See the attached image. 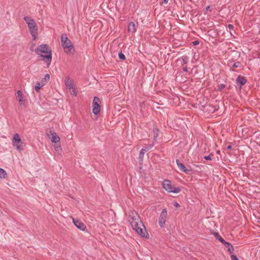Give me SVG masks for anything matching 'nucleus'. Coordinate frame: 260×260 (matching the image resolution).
Here are the masks:
<instances>
[{
	"label": "nucleus",
	"mask_w": 260,
	"mask_h": 260,
	"mask_svg": "<svg viewBox=\"0 0 260 260\" xmlns=\"http://www.w3.org/2000/svg\"><path fill=\"white\" fill-rule=\"evenodd\" d=\"M144 156V154H142V153H141L140 152L139 153V159L140 161L142 162L143 161Z\"/></svg>",
	"instance_id": "nucleus-28"
},
{
	"label": "nucleus",
	"mask_w": 260,
	"mask_h": 260,
	"mask_svg": "<svg viewBox=\"0 0 260 260\" xmlns=\"http://www.w3.org/2000/svg\"><path fill=\"white\" fill-rule=\"evenodd\" d=\"M241 63L240 62H236L233 64V67L237 68L240 67Z\"/></svg>",
	"instance_id": "nucleus-29"
},
{
	"label": "nucleus",
	"mask_w": 260,
	"mask_h": 260,
	"mask_svg": "<svg viewBox=\"0 0 260 260\" xmlns=\"http://www.w3.org/2000/svg\"><path fill=\"white\" fill-rule=\"evenodd\" d=\"M39 83H40L41 84H42L43 86L45 85V82H44L43 80H42L41 82H39Z\"/></svg>",
	"instance_id": "nucleus-37"
},
{
	"label": "nucleus",
	"mask_w": 260,
	"mask_h": 260,
	"mask_svg": "<svg viewBox=\"0 0 260 260\" xmlns=\"http://www.w3.org/2000/svg\"><path fill=\"white\" fill-rule=\"evenodd\" d=\"M42 87H43V85L41 84L40 83L37 82L35 86V89L37 92H39Z\"/></svg>",
	"instance_id": "nucleus-21"
},
{
	"label": "nucleus",
	"mask_w": 260,
	"mask_h": 260,
	"mask_svg": "<svg viewBox=\"0 0 260 260\" xmlns=\"http://www.w3.org/2000/svg\"><path fill=\"white\" fill-rule=\"evenodd\" d=\"M214 236L215 238L218 239L220 242H221L222 244H224V243L226 242L221 237H220L218 233H215Z\"/></svg>",
	"instance_id": "nucleus-18"
},
{
	"label": "nucleus",
	"mask_w": 260,
	"mask_h": 260,
	"mask_svg": "<svg viewBox=\"0 0 260 260\" xmlns=\"http://www.w3.org/2000/svg\"><path fill=\"white\" fill-rule=\"evenodd\" d=\"M163 188L167 191L173 193H178L181 191L180 187H175L170 181L165 180L162 182Z\"/></svg>",
	"instance_id": "nucleus-5"
},
{
	"label": "nucleus",
	"mask_w": 260,
	"mask_h": 260,
	"mask_svg": "<svg viewBox=\"0 0 260 260\" xmlns=\"http://www.w3.org/2000/svg\"><path fill=\"white\" fill-rule=\"evenodd\" d=\"M133 229L141 237L145 238H149V234H148L146 229L143 224V226H140V225H138L137 226L136 228H133Z\"/></svg>",
	"instance_id": "nucleus-6"
},
{
	"label": "nucleus",
	"mask_w": 260,
	"mask_h": 260,
	"mask_svg": "<svg viewBox=\"0 0 260 260\" xmlns=\"http://www.w3.org/2000/svg\"><path fill=\"white\" fill-rule=\"evenodd\" d=\"M142 149H143V150H144L145 152L149 150V149H148V147L146 146L144 147Z\"/></svg>",
	"instance_id": "nucleus-35"
},
{
	"label": "nucleus",
	"mask_w": 260,
	"mask_h": 260,
	"mask_svg": "<svg viewBox=\"0 0 260 260\" xmlns=\"http://www.w3.org/2000/svg\"><path fill=\"white\" fill-rule=\"evenodd\" d=\"M12 142L13 145L16 147L17 150H20L21 149V147L22 146V142L18 134H14Z\"/></svg>",
	"instance_id": "nucleus-9"
},
{
	"label": "nucleus",
	"mask_w": 260,
	"mask_h": 260,
	"mask_svg": "<svg viewBox=\"0 0 260 260\" xmlns=\"http://www.w3.org/2000/svg\"><path fill=\"white\" fill-rule=\"evenodd\" d=\"M174 206H176V207H179L180 205L178 203H175V204H174Z\"/></svg>",
	"instance_id": "nucleus-40"
},
{
	"label": "nucleus",
	"mask_w": 260,
	"mask_h": 260,
	"mask_svg": "<svg viewBox=\"0 0 260 260\" xmlns=\"http://www.w3.org/2000/svg\"><path fill=\"white\" fill-rule=\"evenodd\" d=\"M232 145H229L228 147H227V149H229V150H230L232 149Z\"/></svg>",
	"instance_id": "nucleus-39"
},
{
	"label": "nucleus",
	"mask_w": 260,
	"mask_h": 260,
	"mask_svg": "<svg viewBox=\"0 0 260 260\" xmlns=\"http://www.w3.org/2000/svg\"><path fill=\"white\" fill-rule=\"evenodd\" d=\"M118 57H119V58L121 60H124L125 59V55L122 53V52H120V53H119Z\"/></svg>",
	"instance_id": "nucleus-24"
},
{
	"label": "nucleus",
	"mask_w": 260,
	"mask_h": 260,
	"mask_svg": "<svg viewBox=\"0 0 260 260\" xmlns=\"http://www.w3.org/2000/svg\"><path fill=\"white\" fill-rule=\"evenodd\" d=\"M35 51L38 55L44 58L43 60L48 67L52 60V51L49 46L47 44L39 45L36 48Z\"/></svg>",
	"instance_id": "nucleus-1"
},
{
	"label": "nucleus",
	"mask_w": 260,
	"mask_h": 260,
	"mask_svg": "<svg viewBox=\"0 0 260 260\" xmlns=\"http://www.w3.org/2000/svg\"><path fill=\"white\" fill-rule=\"evenodd\" d=\"M213 154H212V153L210 154L208 156H205L204 157V158L206 160H211L212 159V158H211V156H213Z\"/></svg>",
	"instance_id": "nucleus-30"
},
{
	"label": "nucleus",
	"mask_w": 260,
	"mask_h": 260,
	"mask_svg": "<svg viewBox=\"0 0 260 260\" xmlns=\"http://www.w3.org/2000/svg\"><path fill=\"white\" fill-rule=\"evenodd\" d=\"M136 31V25L134 22H130L128 25V31L134 33Z\"/></svg>",
	"instance_id": "nucleus-15"
},
{
	"label": "nucleus",
	"mask_w": 260,
	"mask_h": 260,
	"mask_svg": "<svg viewBox=\"0 0 260 260\" xmlns=\"http://www.w3.org/2000/svg\"><path fill=\"white\" fill-rule=\"evenodd\" d=\"M209 7H210L209 6L207 7L206 8V11H208V9H209Z\"/></svg>",
	"instance_id": "nucleus-42"
},
{
	"label": "nucleus",
	"mask_w": 260,
	"mask_h": 260,
	"mask_svg": "<svg viewBox=\"0 0 260 260\" xmlns=\"http://www.w3.org/2000/svg\"><path fill=\"white\" fill-rule=\"evenodd\" d=\"M153 145L154 144H149V145H148L147 146H146L147 147H148V149L149 150H150V149H151L153 147Z\"/></svg>",
	"instance_id": "nucleus-33"
},
{
	"label": "nucleus",
	"mask_w": 260,
	"mask_h": 260,
	"mask_svg": "<svg viewBox=\"0 0 260 260\" xmlns=\"http://www.w3.org/2000/svg\"><path fill=\"white\" fill-rule=\"evenodd\" d=\"M225 85L224 84H221L220 85H218V88L217 89V90L218 91H221L222 90V89L225 88Z\"/></svg>",
	"instance_id": "nucleus-25"
},
{
	"label": "nucleus",
	"mask_w": 260,
	"mask_h": 260,
	"mask_svg": "<svg viewBox=\"0 0 260 260\" xmlns=\"http://www.w3.org/2000/svg\"><path fill=\"white\" fill-rule=\"evenodd\" d=\"M181 59H182V62H183V64H186L188 62V57L186 55L183 56L181 57Z\"/></svg>",
	"instance_id": "nucleus-22"
},
{
	"label": "nucleus",
	"mask_w": 260,
	"mask_h": 260,
	"mask_svg": "<svg viewBox=\"0 0 260 260\" xmlns=\"http://www.w3.org/2000/svg\"><path fill=\"white\" fill-rule=\"evenodd\" d=\"M24 19L27 24L29 30L34 40H36L38 35V29L34 20L28 16L24 17Z\"/></svg>",
	"instance_id": "nucleus-3"
},
{
	"label": "nucleus",
	"mask_w": 260,
	"mask_h": 260,
	"mask_svg": "<svg viewBox=\"0 0 260 260\" xmlns=\"http://www.w3.org/2000/svg\"><path fill=\"white\" fill-rule=\"evenodd\" d=\"M70 90V93L72 95H76L77 93H76V90L75 88V86L73 87V88H72L71 90Z\"/></svg>",
	"instance_id": "nucleus-26"
},
{
	"label": "nucleus",
	"mask_w": 260,
	"mask_h": 260,
	"mask_svg": "<svg viewBox=\"0 0 260 260\" xmlns=\"http://www.w3.org/2000/svg\"><path fill=\"white\" fill-rule=\"evenodd\" d=\"M128 221L132 228H136L140 225L143 226V222L138 213L134 211H131L128 214Z\"/></svg>",
	"instance_id": "nucleus-4"
},
{
	"label": "nucleus",
	"mask_w": 260,
	"mask_h": 260,
	"mask_svg": "<svg viewBox=\"0 0 260 260\" xmlns=\"http://www.w3.org/2000/svg\"><path fill=\"white\" fill-rule=\"evenodd\" d=\"M153 140L156 141L157 138L158 136V129L157 128L153 129Z\"/></svg>",
	"instance_id": "nucleus-20"
},
{
	"label": "nucleus",
	"mask_w": 260,
	"mask_h": 260,
	"mask_svg": "<svg viewBox=\"0 0 260 260\" xmlns=\"http://www.w3.org/2000/svg\"><path fill=\"white\" fill-rule=\"evenodd\" d=\"M61 44L65 53L69 54L74 53L75 50L73 43L65 34L61 36Z\"/></svg>",
	"instance_id": "nucleus-2"
},
{
	"label": "nucleus",
	"mask_w": 260,
	"mask_h": 260,
	"mask_svg": "<svg viewBox=\"0 0 260 260\" xmlns=\"http://www.w3.org/2000/svg\"><path fill=\"white\" fill-rule=\"evenodd\" d=\"M225 247L228 249V251L230 253H232L234 252V249L233 246L231 245V244L229 242H225L224 244Z\"/></svg>",
	"instance_id": "nucleus-16"
},
{
	"label": "nucleus",
	"mask_w": 260,
	"mask_h": 260,
	"mask_svg": "<svg viewBox=\"0 0 260 260\" xmlns=\"http://www.w3.org/2000/svg\"><path fill=\"white\" fill-rule=\"evenodd\" d=\"M54 149H55V150L56 151H57L61 150V147L60 146L59 142V143H55Z\"/></svg>",
	"instance_id": "nucleus-23"
},
{
	"label": "nucleus",
	"mask_w": 260,
	"mask_h": 260,
	"mask_svg": "<svg viewBox=\"0 0 260 260\" xmlns=\"http://www.w3.org/2000/svg\"><path fill=\"white\" fill-rule=\"evenodd\" d=\"M231 257L232 260H239L237 257V256L234 254H232Z\"/></svg>",
	"instance_id": "nucleus-31"
},
{
	"label": "nucleus",
	"mask_w": 260,
	"mask_h": 260,
	"mask_svg": "<svg viewBox=\"0 0 260 260\" xmlns=\"http://www.w3.org/2000/svg\"><path fill=\"white\" fill-rule=\"evenodd\" d=\"M183 71L184 72H187L188 71V68L187 67H185L184 68H183Z\"/></svg>",
	"instance_id": "nucleus-36"
},
{
	"label": "nucleus",
	"mask_w": 260,
	"mask_h": 260,
	"mask_svg": "<svg viewBox=\"0 0 260 260\" xmlns=\"http://www.w3.org/2000/svg\"><path fill=\"white\" fill-rule=\"evenodd\" d=\"M246 79L244 76H239L236 79L237 84H240V87L246 83Z\"/></svg>",
	"instance_id": "nucleus-13"
},
{
	"label": "nucleus",
	"mask_w": 260,
	"mask_h": 260,
	"mask_svg": "<svg viewBox=\"0 0 260 260\" xmlns=\"http://www.w3.org/2000/svg\"><path fill=\"white\" fill-rule=\"evenodd\" d=\"M192 44H193V45L196 46V45H199V41H198V40H196V41H194L192 42Z\"/></svg>",
	"instance_id": "nucleus-32"
},
{
	"label": "nucleus",
	"mask_w": 260,
	"mask_h": 260,
	"mask_svg": "<svg viewBox=\"0 0 260 260\" xmlns=\"http://www.w3.org/2000/svg\"><path fill=\"white\" fill-rule=\"evenodd\" d=\"M50 136H49V139L52 142L54 143H59L60 141V138L57 135L56 133L52 131H50Z\"/></svg>",
	"instance_id": "nucleus-11"
},
{
	"label": "nucleus",
	"mask_w": 260,
	"mask_h": 260,
	"mask_svg": "<svg viewBox=\"0 0 260 260\" xmlns=\"http://www.w3.org/2000/svg\"><path fill=\"white\" fill-rule=\"evenodd\" d=\"M17 100L19 102H23L24 101L23 94L22 92L20 90L17 91Z\"/></svg>",
	"instance_id": "nucleus-17"
},
{
	"label": "nucleus",
	"mask_w": 260,
	"mask_h": 260,
	"mask_svg": "<svg viewBox=\"0 0 260 260\" xmlns=\"http://www.w3.org/2000/svg\"><path fill=\"white\" fill-rule=\"evenodd\" d=\"M100 99L95 96L92 102V112L95 115L98 114L100 112Z\"/></svg>",
	"instance_id": "nucleus-7"
},
{
	"label": "nucleus",
	"mask_w": 260,
	"mask_h": 260,
	"mask_svg": "<svg viewBox=\"0 0 260 260\" xmlns=\"http://www.w3.org/2000/svg\"><path fill=\"white\" fill-rule=\"evenodd\" d=\"M169 0H163L162 3L167 4L168 3Z\"/></svg>",
	"instance_id": "nucleus-38"
},
{
	"label": "nucleus",
	"mask_w": 260,
	"mask_h": 260,
	"mask_svg": "<svg viewBox=\"0 0 260 260\" xmlns=\"http://www.w3.org/2000/svg\"><path fill=\"white\" fill-rule=\"evenodd\" d=\"M228 27L230 29H233L234 28V26L232 24H228Z\"/></svg>",
	"instance_id": "nucleus-34"
},
{
	"label": "nucleus",
	"mask_w": 260,
	"mask_h": 260,
	"mask_svg": "<svg viewBox=\"0 0 260 260\" xmlns=\"http://www.w3.org/2000/svg\"><path fill=\"white\" fill-rule=\"evenodd\" d=\"M73 222L74 225L81 231H84L86 228L85 224L79 220H76L75 218H73Z\"/></svg>",
	"instance_id": "nucleus-10"
},
{
	"label": "nucleus",
	"mask_w": 260,
	"mask_h": 260,
	"mask_svg": "<svg viewBox=\"0 0 260 260\" xmlns=\"http://www.w3.org/2000/svg\"><path fill=\"white\" fill-rule=\"evenodd\" d=\"M50 79V75L48 74H47L45 77L42 79L45 82H48Z\"/></svg>",
	"instance_id": "nucleus-27"
},
{
	"label": "nucleus",
	"mask_w": 260,
	"mask_h": 260,
	"mask_svg": "<svg viewBox=\"0 0 260 260\" xmlns=\"http://www.w3.org/2000/svg\"><path fill=\"white\" fill-rule=\"evenodd\" d=\"M176 163L177 166L178 167L180 171L186 173H189V170L187 169L185 166L182 163H181L178 159L176 160Z\"/></svg>",
	"instance_id": "nucleus-14"
},
{
	"label": "nucleus",
	"mask_w": 260,
	"mask_h": 260,
	"mask_svg": "<svg viewBox=\"0 0 260 260\" xmlns=\"http://www.w3.org/2000/svg\"><path fill=\"white\" fill-rule=\"evenodd\" d=\"M7 177V173L4 169L0 168V178H6Z\"/></svg>",
	"instance_id": "nucleus-19"
},
{
	"label": "nucleus",
	"mask_w": 260,
	"mask_h": 260,
	"mask_svg": "<svg viewBox=\"0 0 260 260\" xmlns=\"http://www.w3.org/2000/svg\"><path fill=\"white\" fill-rule=\"evenodd\" d=\"M65 85L69 90H71L73 87L75 86L73 80L69 77H67L65 80Z\"/></svg>",
	"instance_id": "nucleus-12"
},
{
	"label": "nucleus",
	"mask_w": 260,
	"mask_h": 260,
	"mask_svg": "<svg viewBox=\"0 0 260 260\" xmlns=\"http://www.w3.org/2000/svg\"><path fill=\"white\" fill-rule=\"evenodd\" d=\"M167 217V210L166 209H163L161 211L160 214L159 220H158V224L161 228L164 227V225L166 221Z\"/></svg>",
	"instance_id": "nucleus-8"
},
{
	"label": "nucleus",
	"mask_w": 260,
	"mask_h": 260,
	"mask_svg": "<svg viewBox=\"0 0 260 260\" xmlns=\"http://www.w3.org/2000/svg\"><path fill=\"white\" fill-rule=\"evenodd\" d=\"M140 153H142V154H144L145 153V151H144V150H143V149H142L140 152Z\"/></svg>",
	"instance_id": "nucleus-41"
}]
</instances>
